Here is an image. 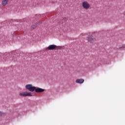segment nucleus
Returning <instances> with one entry per match:
<instances>
[{"instance_id": "obj_1", "label": "nucleus", "mask_w": 125, "mask_h": 125, "mask_svg": "<svg viewBox=\"0 0 125 125\" xmlns=\"http://www.w3.org/2000/svg\"><path fill=\"white\" fill-rule=\"evenodd\" d=\"M26 89L29 90L31 92H34V91H36L37 93H40L41 92H43L44 91V89L41 88H37L36 86H33L32 84H28L25 85Z\"/></svg>"}, {"instance_id": "obj_2", "label": "nucleus", "mask_w": 125, "mask_h": 125, "mask_svg": "<svg viewBox=\"0 0 125 125\" xmlns=\"http://www.w3.org/2000/svg\"><path fill=\"white\" fill-rule=\"evenodd\" d=\"M86 40L90 43H93V42L96 41V39L94 38L92 35H89L87 37Z\"/></svg>"}, {"instance_id": "obj_3", "label": "nucleus", "mask_w": 125, "mask_h": 125, "mask_svg": "<svg viewBox=\"0 0 125 125\" xmlns=\"http://www.w3.org/2000/svg\"><path fill=\"white\" fill-rule=\"evenodd\" d=\"M20 96L26 97V96H33L31 92H23L20 93Z\"/></svg>"}, {"instance_id": "obj_4", "label": "nucleus", "mask_w": 125, "mask_h": 125, "mask_svg": "<svg viewBox=\"0 0 125 125\" xmlns=\"http://www.w3.org/2000/svg\"><path fill=\"white\" fill-rule=\"evenodd\" d=\"M82 6L84 9H88L90 7V5L89 3L87 1H84L82 3Z\"/></svg>"}, {"instance_id": "obj_5", "label": "nucleus", "mask_w": 125, "mask_h": 125, "mask_svg": "<svg viewBox=\"0 0 125 125\" xmlns=\"http://www.w3.org/2000/svg\"><path fill=\"white\" fill-rule=\"evenodd\" d=\"M57 48V46L54 44H51L49 45L48 47L45 49V50H54Z\"/></svg>"}, {"instance_id": "obj_6", "label": "nucleus", "mask_w": 125, "mask_h": 125, "mask_svg": "<svg viewBox=\"0 0 125 125\" xmlns=\"http://www.w3.org/2000/svg\"><path fill=\"white\" fill-rule=\"evenodd\" d=\"M9 0H2L1 4L3 6H5V5H7V4H8V2H9Z\"/></svg>"}, {"instance_id": "obj_7", "label": "nucleus", "mask_w": 125, "mask_h": 125, "mask_svg": "<svg viewBox=\"0 0 125 125\" xmlns=\"http://www.w3.org/2000/svg\"><path fill=\"white\" fill-rule=\"evenodd\" d=\"M83 82H84V80L82 79H77L76 80V83H83Z\"/></svg>"}, {"instance_id": "obj_8", "label": "nucleus", "mask_w": 125, "mask_h": 125, "mask_svg": "<svg viewBox=\"0 0 125 125\" xmlns=\"http://www.w3.org/2000/svg\"><path fill=\"white\" fill-rule=\"evenodd\" d=\"M2 113L0 111V116H2Z\"/></svg>"}]
</instances>
